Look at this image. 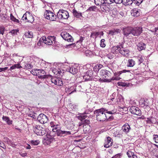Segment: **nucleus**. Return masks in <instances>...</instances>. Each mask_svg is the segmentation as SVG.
<instances>
[{"instance_id":"7c9ffc66","label":"nucleus","mask_w":158,"mask_h":158,"mask_svg":"<svg viewBox=\"0 0 158 158\" xmlns=\"http://www.w3.org/2000/svg\"><path fill=\"white\" fill-rule=\"evenodd\" d=\"M10 20L15 23H20L19 20L15 18L12 14H10Z\"/></svg>"},{"instance_id":"cd10ccee","label":"nucleus","mask_w":158,"mask_h":158,"mask_svg":"<svg viewBox=\"0 0 158 158\" xmlns=\"http://www.w3.org/2000/svg\"><path fill=\"white\" fill-rule=\"evenodd\" d=\"M133 0H123L122 3L125 6L130 5L133 2Z\"/></svg>"},{"instance_id":"6ab92c4d","label":"nucleus","mask_w":158,"mask_h":158,"mask_svg":"<svg viewBox=\"0 0 158 158\" xmlns=\"http://www.w3.org/2000/svg\"><path fill=\"white\" fill-rule=\"evenodd\" d=\"M122 130L123 132L127 134L131 130L130 126L128 123H126L122 126Z\"/></svg>"},{"instance_id":"412c9836","label":"nucleus","mask_w":158,"mask_h":158,"mask_svg":"<svg viewBox=\"0 0 158 158\" xmlns=\"http://www.w3.org/2000/svg\"><path fill=\"white\" fill-rule=\"evenodd\" d=\"M131 15L132 16L137 17L139 16L140 13L137 8H134L131 10Z\"/></svg>"},{"instance_id":"79ce46f5","label":"nucleus","mask_w":158,"mask_h":158,"mask_svg":"<svg viewBox=\"0 0 158 158\" xmlns=\"http://www.w3.org/2000/svg\"><path fill=\"white\" fill-rule=\"evenodd\" d=\"M19 32V30L18 29L13 30L10 31V33L14 35H17V33Z\"/></svg>"},{"instance_id":"4468645a","label":"nucleus","mask_w":158,"mask_h":158,"mask_svg":"<svg viewBox=\"0 0 158 158\" xmlns=\"http://www.w3.org/2000/svg\"><path fill=\"white\" fill-rule=\"evenodd\" d=\"M61 36L64 40L67 41L68 42H71L73 40L72 36L67 32H63L61 33Z\"/></svg>"},{"instance_id":"3c124183","label":"nucleus","mask_w":158,"mask_h":158,"mask_svg":"<svg viewBox=\"0 0 158 158\" xmlns=\"http://www.w3.org/2000/svg\"><path fill=\"white\" fill-rule=\"evenodd\" d=\"M138 64H139L142 63L143 61V59L142 56L138 57Z\"/></svg>"},{"instance_id":"c756f323","label":"nucleus","mask_w":158,"mask_h":158,"mask_svg":"<svg viewBox=\"0 0 158 158\" xmlns=\"http://www.w3.org/2000/svg\"><path fill=\"white\" fill-rule=\"evenodd\" d=\"M98 10V9L97 7L95 6H92L90 7L86 11H97Z\"/></svg>"},{"instance_id":"f8f14e48","label":"nucleus","mask_w":158,"mask_h":158,"mask_svg":"<svg viewBox=\"0 0 158 158\" xmlns=\"http://www.w3.org/2000/svg\"><path fill=\"white\" fill-rule=\"evenodd\" d=\"M130 111L131 114H134L140 116L142 114L140 110L136 106H131L130 109Z\"/></svg>"},{"instance_id":"aec40b11","label":"nucleus","mask_w":158,"mask_h":158,"mask_svg":"<svg viewBox=\"0 0 158 158\" xmlns=\"http://www.w3.org/2000/svg\"><path fill=\"white\" fill-rule=\"evenodd\" d=\"M135 64V60L133 59H130L127 61V66L128 67H133Z\"/></svg>"},{"instance_id":"774afa93","label":"nucleus","mask_w":158,"mask_h":158,"mask_svg":"<svg viewBox=\"0 0 158 158\" xmlns=\"http://www.w3.org/2000/svg\"><path fill=\"white\" fill-rule=\"evenodd\" d=\"M55 123L54 122H51L50 123V126L51 127H53L54 126H55Z\"/></svg>"},{"instance_id":"a18cd8bd","label":"nucleus","mask_w":158,"mask_h":158,"mask_svg":"<svg viewBox=\"0 0 158 158\" xmlns=\"http://www.w3.org/2000/svg\"><path fill=\"white\" fill-rule=\"evenodd\" d=\"M69 106L73 110H76V106L75 105L72 104L71 103L69 104Z\"/></svg>"},{"instance_id":"6e6d98bb","label":"nucleus","mask_w":158,"mask_h":158,"mask_svg":"<svg viewBox=\"0 0 158 158\" xmlns=\"http://www.w3.org/2000/svg\"><path fill=\"white\" fill-rule=\"evenodd\" d=\"M121 78L119 77H111V81L112 80H119Z\"/></svg>"},{"instance_id":"13d9d810","label":"nucleus","mask_w":158,"mask_h":158,"mask_svg":"<svg viewBox=\"0 0 158 158\" xmlns=\"http://www.w3.org/2000/svg\"><path fill=\"white\" fill-rule=\"evenodd\" d=\"M114 2H115L116 4H120L122 3L123 0H113Z\"/></svg>"},{"instance_id":"ddd939ff","label":"nucleus","mask_w":158,"mask_h":158,"mask_svg":"<svg viewBox=\"0 0 158 158\" xmlns=\"http://www.w3.org/2000/svg\"><path fill=\"white\" fill-rule=\"evenodd\" d=\"M113 140L110 137H106L105 140L104 147L106 148H109L112 146Z\"/></svg>"},{"instance_id":"e2e57ef3","label":"nucleus","mask_w":158,"mask_h":158,"mask_svg":"<svg viewBox=\"0 0 158 158\" xmlns=\"http://www.w3.org/2000/svg\"><path fill=\"white\" fill-rule=\"evenodd\" d=\"M12 125L14 127L15 129H16L18 130V131H19L20 132H21L22 130L20 129V128H19L17 126H14V125L13 124H12Z\"/></svg>"},{"instance_id":"a878e982","label":"nucleus","mask_w":158,"mask_h":158,"mask_svg":"<svg viewBox=\"0 0 158 158\" xmlns=\"http://www.w3.org/2000/svg\"><path fill=\"white\" fill-rule=\"evenodd\" d=\"M121 30L119 29H114L113 30L110 31L109 34L111 35H113L117 34L118 33L120 32Z\"/></svg>"},{"instance_id":"423d86ee","label":"nucleus","mask_w":158,"mask_h":158,"mask_svg":"<svg viewBox=\"0 0 158 158\" xmlns=\"http://www.w3.org/2000/svg\"><path fill=\"white\" fill-rule=\"evenodd\" d=\"M31 73L34 75L37 76L40 78H45V72L43 70L36 69H33L31 71Z\"/></svg>"},{"instance_id":"473e14b6","label":"nucleus","mask_w":158,"mask_h":158,"mask_svg":"<svg viewBox=\"0 0 158 158\" xmlns=\"http://www.w3.org/2000/svg\"><path fill=\"white\" fill-rule=\"evenodd\" d=\"M155 34L156 35V36H154L153 37V39H152V40H157V37H158L157 35H158V27H155V31H154Z\"/></svg>"},{"instance_id":"9b49d317","label":"nucleus","mask_w":158,"mask_h":158,"mask_svg":"<svg viewBox=\"0 0 158 158\" xmlns=\"http://www.w3.org/2000/svg\"><path fill=\"white\" fill-rule=\"evenodd\" d=\"M37 120L41 123L44 124L48 121L47 116L43 114H40L37 117Z\"/></svg>"},{"instance_id":"6e6552de","label":"nucleus","mask_w":158,"mask_h":158,"mask_svg":"<svg viewBox=\"0 0 158 158\" xmlns=\"http://www.w3.org/2000/svg\"><path fill=\"white\" fill-rule=\"evenodd\" d=\"M41 39L45 44L48 45H51L53 43H55L56 40L55 37L54 36H48L47 38L43 37Z\"/></svg>"},{"instance_id":"393cba45","label":"nucleus","mask_w":158,"mask_h":158,"mask_svg":"<svg viewBox=\"0 0 158 158\" xmlns=\"http://www.w3.org/2000/svg\"><path fill=\"white\" fill-rule=\"evenodd\" d=\"M95 3L97 6H100L101 7L103 6V4L105 3L104 0H94Z\"/></svg>"},{"instance_id":"c85d7f7f","label":"nucleus","mask_w":158,"mask_h":158,"mask_svg":"<svg viewBox=\"0 0 158 158\" xmlns=\"http://www.w3.org/2000/svg\"><path fill=\"white\" fill-rule=\"evenodd\" d=\"M33 37V33L31 31H28L26 32L24 34V37L26 38H32Z\"/></svg>"},{"instance_id":"0eeeda50","label":"nucleus","mask_w":158,"mask_h":158,"mask_svg":"<svg viewBox=\"0 0 158 158\" xmlns=\"http://www.w3.org/2000/svg\"><path fill=\"white\" fill-rule=\"evenodd\" d=\"M44 16L46 19L52 21H55L57 17V15L49 10L45 11L44 13Z\"/></svg>"},{"instance_id":"4d7b16f0","label":"nucleus","mask_w":158,"mask_h":158,"mask_svg":"<svg viewBox=\"0 0 158 158\" xmlns=\"http://www.w3.org/2000/svg\"><path fill=\"white\" fill-rule=\"evenodd\" d=\"M103 67V65L101 64H97L95 66V68H98V69H100Z\"/></svg>"},{"instance_id":"f257e3e1","label":"nucleus","mask_w":158,"mask_h":158,"mask_svg":"<svg viewBox=\"0 0 158 158\" xmlns=\"http://www.w3.org/2000/svg\"><path fill=\"white\" fill-rule=\"evenodd\" d=\"M116 112V110L114 109L108 111V110L103 108L96 110L94 111V113L96 114L97 120L98 121L102 122L107 119V117L106 113L113 114Z\"/></svg>"},{"instance_id":"603ef678","label":"nucleus","mask_w":158,"mask_h":158,"mask_svg":"<svg viewBox=\"0 0 158 158\" xmlns=\"http://www.w3.org/2000/svg\"><path fill=\"white\" fill-rule=\"evenodd\" d=\"M118 18H122L124 15V13L123 11H120L119 13H118Z\"/></svg>"},{"instance_id":"0e129e2a","label":"nucleus","mask_w":158,"mask_h":158,"mask_svg":"<svg viewBox=\"0 0 158 158\" xmlns=\"http://www.w3.org/2000/svg\"><path fill=\"white\" fill-rule=\"evenodd\" d=\"M111 66L114 68L115 67L116 69L118 67V65L115 63H113L111 64Z\"/></svg>"},{"instance_id":"49530a36","label":"nucleus","mask_w":158,"mask_h":158,"mask_svg":"<svg viewBox=\"0 0 158 158\" xmlns=\"http://www.w3.org/2000/svg\"><path fill=\"white\" fill-rule=\"evenodd\" d=\"M71 134V131H63V136H64L67 135H69Z\"/></svg>"},{"instance_id":"a211bd4d","label":"nucleus","mask_w":158,"mask_h":158,"mask_svg":"<svg viewBox=\"0 0 158 158\" xmlns=\"http://www.w3.org/2000/svg\"><path fill=\"white\" fill-rule=\"evenodd\" d=\"M66 71L67 72H69L73 74H75L77 73L78 70L76 67L71 66L68 68L66 69Z\"/></svg>"},{"instance_id":"f03ea898","label":"nucleus","mask_w":158,"mask_h":158,"mask_svg":"<svg viewBox=\"0 0 158 158\" xmlns=\"http://www.w3.org/2000/svg\"><path fill=\"white\" fill-rule=\"evenodd\" d=\"M111 73L109 71L102 69L100 72V78L99 81L103 82H110L111 81Z\"/></svg>"},{"instance_id":"2eb2a0df","label":"nucleus","mask_w":158,"mask_h":158,"mask_svg":"<svg viewBox=\"0 0 158 158\" xmlns=\"http://www.w3.org/2000/svg\"><path fill=\"white\" fill-rule=\"evenodd\" d=\"M142 28L137 27L132 28V34L134 36L139 35L142 32Z\"/></svg>"},{"instance_id":"dca6fc26","label":"nucleus","mask_w":158,"mask_h":158,"mask_svg":"<svg viewBox=\"0 0 158 158\" xmlns=\"http://www.w3.org/2000/svg\"><path fill=\"white\" fill-rule=\"evenodd\" d=\"M68 73H69L67 72L64 73L63 70L61 71L60 70V71H58L57 74H58V76H59L60 77H61L63 79L69 80L70 78V77L68 75Z\"/></svg>"},{"instance_id":"f3484780","label":"nucleus","mask_w":158,"mask_h":158,"mask_svg":"<svg viewBox=\"0 0 158 158\" xmlns=\"http://www.w3.org/2000/svg\"><path fill=\"white\" fill-rule=\"evenodd\" d=\"M123 34L127 38L129 37L128 39H131V38H129V35L131 34H132V28L130 27H127L123 29Z\"/></svg>"},{"instance_id":"680f3d73","label":"nucleus","mask_w":158,"mask_h":158,"mask_svg":"<svg viewBox=\"0 0 158 158\" xmlns=\"http://www.w3.org/2000/svg\"><path fill=\"white\" fill-rule=\"evenodd\" d=\"M19 154L22 157H25L27 156V153L26 152L23 153L22 152L19 153Z\"/></svg>"},{"instance_id":"9d476101","label":"nucleus","mask_w":158,"mask_h":158,"mask_svg":"<svg viewBox=\"0 0 158 158\" xmlns=\"http://www.w3.org/2000/svg\"><path fill=\"white\" fill-rule=\"evenodd\" d=\"M150 101H151V99H141L139 101V104L141 107L145 108L151 105V103Z\"/></svg>"},{"instance_id":"37998d69","label":"nucleus","mask_w":158,"mask_h":158,"mask_svg":"<svg viewBox=\"0 0 158 158\" xmlns=\"http://www.w3.org/2000/svg\"><path fill=\"white\" fill-rule=\"evenodd\" d=\"M31 143L33 145H37L39 143V141L38 140H32L31 141Z\"/></svg>"},{"instance_id":"2f4dec72","label":"nucleus","mask_w":158,"mask_h":158,"mask_svg":"<svg viewBox=\"0 0 158 158\" xmlns=\"http://www.w3.org/2000/svg\"><path fill=\"white\" fill-rule=\"evenodd\" d=\"M19 57V56L17 55V54H14L13 55L12 60L15 62H17Z\"/></svg>"},{"instance_id":"4be33fe9","label":"nucleus","mask_w":158,"mask_h":158,"mask_svg":"<svg viewBox=\"0 0 158 158\" xmlns=\"http://www.w3.org/2000/svg\"><path fill=\"white\" fill-rule=\"evenodd\" d=\"M74 16L77 18H79L80 17H83L81 13H80L77 11L75 9H73L72 10Z\"/></svg>"},{"instance_id":"e433bc0d","label":"nucleus","mask_w":158,"mask_h":158,"mask_svg":"<svg viewBox=\"0 0 158 158\" xmlns=\"http://www.w3.org/2000/svg\"><path fill=\"white\" fill-rule=\"evenodd\" d=\"M63 81L57 78L56 85L59 86H62L63 85Z\"/></svg>"},{"instance_id":"bb28decb","label":"nucleus","mask_w":158,"mask_h":158,"mask_svg":"<svg viewBox=\"0 0 158 158\" xmlns=\"http://www.w3.org/2000/svg\"><path fill=\"white\" fill-rule=\"evenodd\" d=\"M138 50L140 51L143 50H144L146 48L145 44L142 42H140L138 44Z\"/></svg>"},{"instance_id":"c03bdc74","label":"nucleus","mask_w":158,"mask_h":158,"mask_svg":"<svg viewBox=\"0 0 158 158\" xmlns=\"http://www.w3.org/2000/svg\"><path fill=\"white\" fill-rule=\"evenodd\" d=\"M117 85L119 86H125L127 85V84L124 82H118L117 84Z\"/></svg>"},{"instance_id":"f704fd0d","label":"nucleus","mask_w":158,"mask_h":158,"mask_svg":"<svg viewBox=\"0 0 158 158\" xmlns=\"http://www.w3.org/2000/svg\"><path fill=\"white\" fill-rule=\"evenodd\" d=\"M99 35V33L98 32H93L91 33L90 37L93 38H96Z\"/></svg>"},{"instance_id":"39448f33","label":"nucleus","mask_w":158,"mask_h":158,"mask_svg":"<svg viewBox=\"0 0 158 158\" xmlns=\"http://www.w3.org/2000/svg\"><path fill=\"white\" fill-rule=\"evenodd\" d=\"M69 13L66 10H60L58 12L57 17L58 19L60 20L67 19L69 17Z\"/></svg>"},{"instance_id":"338daca9","label":"nucleus","mask_w":158,"mask_h":158,"mask_svg":"<svg viewBox=\"0 0 158 158\" xmlns=\"http://www.w3.org/2000/svg\"><path fill=\"white\" fill-rule=\"evenodd\" d=\"M8 68V67H5L4 68H0V71H5L6 70H7V69Z\"/></svg>"},{"instance_id":"a19ab883","label":"nucleus","mask_w":158,"mask_h":158,"mask_svg":"<svg viewBox=\"0 0 158 158\" xmlns=\"http://www.w3.org/2000/svg\"><path fill=\"white\" fill-rule=\"evenodd\" d=\"M87 116L86 115H82L77 117L78 118L82 121L83 120L85 119Z\"/></svg>"},{"instance_id":"052dcab7","label":"nucleus","mask_w":158,"mask_h":158,"mask_svg":"<svg viewBox=\"0 0 158 158\" xmlns=\"http://www.w3.org/2000/svg\"><path fill=\"white\" fill-rule=\"evenodd\" d=\"M105 1L108 4H110L114 2L113 0H105Z\"/></svg>"},{"instance_id":"5701e85b","label":"nucleus","mask_w":158,"mask_h":158,"mask_svg":"<svg viewBox=\"0 0 158 158\" xmlns=\"http://www.w3.org/2000/svg\"><path fill=\"white\" fill-rule=\"evenodd\" d=\"M130 72V70L124 69L122 71H121L116 72H115L114 73V75L115 77H119L123 73H125L127 72Z\"/></svg>"},{"instance_id":"8fccbe9b","label":"nucleus","mask_w":158,"mask_h":158,"mask_svg":"<svg viewBox=\"0 0 158 158\" xmlns=\"http://www.w3.org/2000/svg\"><path fill=\"white\" fill-rule=\"evenodd\" d=\"M59 126V125H55V126H54L53 127V128L52 129V131L54 132H57L58 130H59L60 129H58V126Z\"/></svg>"},{"instance_id":"58836bf2","label":"nucleus","mask_w":158,"mask_h":158,"mask_svg":"<svg viewBox=\"0 0 158 158\" xmlns=\"http://www.w3.org/2000/svg\"><path fill=\"white\" fill-rule=\"evenodd\" d=\"M143 0H133V2L139 6L143 2Z\"/></svg>"},{"instance_id":"4c0bfd02","label":"nucleus","mask_w":158,"mask_h":158,"mask_svg":"<svg viewBox=\"0 0 158 158\" xmlns=\"http://www.w3.org/2000/svg\"><path fill=\"white\" fill-rule=\"evenodd\" d=\"M63 131L60 130V129L58 130L56 132V134L57 136H60L61 137L63 136Z\"/></svg>"},{"instance_id":"7ed1b4c3","label":"nucleus","mask_w":158,"mask_h":158,"mask_svg":"<svg viewBox=\"0 0 158 158\" xmlns=\"http://www.w3.org/2000/svg\"><path fill=\"white\" fill-rule=\"evenodd\" d=\"M113 52H119L124 56L128 57L129 55L130 51L127 48H124L122 45L121 46H114L112 48Z\"/></svg>"},{"instance_id":"5fc2aeb1","label":"nucleus","mask_w":158,"mask_h":158,"mask_svg":"<svg viewBox=\"0 0 158 158\" xmlns=\"http://www.w3.org/2000/svg\"><path fill=\"white\" fill-rule=\"evenodd\" d=\"M90 126L89 125H87V127L84 128V131H85L86 132H88L89 131V128Z\"/></svg>"},{"instance_id":"bf43d9fd","label":"nucleus","mask_w":158,"mask_h":158,"mask_svg":"<svg viewBox=\"0 0 158 158\" xmlns=\"http://www.w3.org/2000/svg\"><path fill=\"white\" fill-rule=\"evenodd\" d=\"M57 78H52L51 79V80L52 83H54L55 85H56V83L57 82Z\"/></svg>"},{"instance_id":"1a4fd4ad","label":"nucleus","mask_w":158,"mask_h":158,"mask_svg":"<svg viewBox=\"0 0 158 158\" xmlns=\"http://www.w3.org/2000/svg\"><path fill=\"white\" fill-rule=\"evenodd\" d=\"M23 20H25L28 22L32 23L34 20V19L33 16L29 12H26L24 14L22 18Z\"/></svg>"},{"instance_id":"20e7f679","label":"nucleus","mask_w":158,"mask_h":158,"mask_svg":"<svg viewBox=\"0 0 158 158\" xmlns=\"http://www.w3.org/2000/svg\"><path fill=\"white\" fill-rule=\"evenodd\" d=\"M41 126L40 125H36L35 126L34 131L37 135H43L45 134L46 130L45 127L44 125Z\"/></svg>"},{"instance_id":"864d4df0","label":"nucleus","mask_w":158,"mask_h":158,"mask_svg":"<svg viewBox=\"0 0 158 158\" xmlns=\"http://www.w3.org/2000/svg\"><path fill=\"white\" fill-rule=\"evenodd\" d=\"M91 77V74L90 75H89L86 74L84 75L83 76V78L85 79V80H89V78Z\"/></svg>"},{"instance_id":"c9c22d12","label":"nucleus","mask_w":158,"mask_h":158,"mask_svg":"<svg viewBox=\"0 0 158 158\" xmlns=\"http://www.w3.org/2000/svg\"><path fill=\"white\" fill-rule=\"evenodd\" d=\"M2 118L3 120L6 122L8 124H10V120L9 118V117L3 116Z\"/></svg>"},{"instance_id":"72a5a7b5","label":"nucleus","mask_w":158,"mask_h":158,"mask_svg":"<svg viewBox=\"0 0 158 158\" xmlns=\"http://www.w3.org/2000/svg\"><path fill=\"white\" fill-rule=\"evenodd\" d=\"M22 68L20 64H14V65L10 67V69H15L16 68Z\"/></svg>"},{"instance_id":"09e8293b","label":"nucleus","mask_w":158,"mask_h":158,"mask_svg":"<svg viewBox=\"0 0 158 158\" xmlns=\"http://www.w3.org/2000/svg\"><path fill=\"white\" fill-rule=\"evenodd\" d=\"M105 40L104 39H102L101 40L100 46L102 48H104L106 46V44H105Z\"/></svg>"},{"instance_id":"ea45409f","label":"nucleus","mask_w":158,"mask_h":158,"mask_svg":"<svg viewBox=\"0 0 158 158\" xmlns=\"http://www.w3.org/2000/svg\"><path fill=\"white\" fill-rule=\"evenodd\" d=\"M153 139L156 143H158V135H154Z\"/></svg>"},{"instance_id":"b1692460","label":"nucleus","mask_w":158,"mask_h":158,"mask_svg":"<svg viewBox=\"0 0 158 158\" xmlns=\"http://www.w3.org/2000/svg\"><path fill=\"white\" fill-rule=\"evenodd\" d=\"M127 155L129 158H138L137 156L134 153L130 150H128L127 152Z\"/></svg>"},{"instance_id":"69168bd1","label":"nucleus","mask_w":158,"mask_h":158,"mask_svg":"<svg viewBox=\"0 0 158 158\" xmlns=\"http://www.w3.org/2000/svg\"><path fill=\"white\" fill-rule=\"evenodd\" d=\"M85 37H82V36H81L80 40L77 41V42H79L80 43H81L82 42V41L84 40Z\"/></svg>"},{"instance_id":"de8ad7c7","label":"nucleus","mask_w":158,"mask_h":158,"mask_svg":"<svg viewBox=\"0 0 158 158\" xmlns=\"http://www.w3.org/2000/svg\"><path fill=\"white\" fill-rule=\"evenodd\" d=\"M111 16L113 18H116L118 16V14L115 11H112Z\"/></svg>"}]
</instances>
